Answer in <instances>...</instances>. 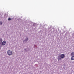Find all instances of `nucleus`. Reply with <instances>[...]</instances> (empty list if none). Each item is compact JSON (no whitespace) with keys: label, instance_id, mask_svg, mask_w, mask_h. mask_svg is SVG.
Returning <instances> with one entry per match:
<instances>
[{"label":"nucleus","instance_id":"f257e3e1","mask_svg":"<svg viewBox=\"0 0 74 74\" xmlns=\"http://www.w3.org/2000/svg\"><path fill=\"white\" fill-rule=\"evenodd\" d=\"M7 53L9 56H11L12 54V51L10 50H8L7 51Z\"/></svg>","mask_w":74,"mask_h":74},{"label":"nucleus","instance_id":"f03ea898","mask_svg":"<svg viewBox=\"0 0 74 74\" xmlns=\"http://www.w3.org/2000/svg\"><path fill=\"white\" fill-rule=\"evenodd\" d=\"M60 57L62 59H64L65 58V55L63 54H61L60 56Z\"/></svg>","mask_w":74,"mask_h":74},{"label":"nucleus","instance_id":"7ed1b4c3","mask_svg":"<svg viewBox=\"0 0 74 74\" xmlns=\"http://www.w3.org/2000/svg\"><path fill=\"white\" fill-rule=\"evenodd\" d=\"M6 44V42H5V41H4L2 42V45H5Z\"/></svg>","mask_w":74,"mask_h":74},{"label":"nucleus","instance_id":"20e7f679","mask_svg":"<svg viewBox=\"0 0 74 74\" xmlns=\"http://www.w3.org/2000/svg\"><path fill=\"white\" fill-rule=\"evenodd\" d=\"M61 59H62V58L60 57V56H58V61L59 60H61Z\"/></svg>","mask_w":74,"mask_h":74},{"label":"nucleus","instance_id":"39448f33","mask_svg":"<svg viewBox=\"0 0 74 74\" xmlns=\"http://www.w3.org/2000/svg\"><path fill=\"white\" fill-rule=\"evenodd\" d=\"M71 56H74V52H73L71 53Z\"/></svg>","mask_w":74,"mask_h":74},{"label":"nucleus","instance_id":"423d86ee","mask_svg":"<svg viewBox=\"0 0 74 74\" xmlns=\"http://www.w3.org/2000/svg\"><path fill=\"white\" fill-rule=\"evenodd\" d=\"M71 59L72 60H74V56H72L71 57Z\"/></svg>","mask_w":74,"mask_h":74},{"label":"nucleus","instance_id":"0eeeda50","mask_svg":"<svg viewBox=\"0 0 74 74\" xmlns=\"http://www.w3.org/2000/svg\"><path fill=\"white\" fill-rule=\"evenodd\" d=\"M2 23H3V22H0V25H2Z\"/></svg>","mask_w":74,"mask_h":74},{"label":"nucleus","instance_id":"6e6552de","mask_svg":"<svg viewBox=\"0 0 74 74\" xmlns=\"http://www.w3.org/2000/svg\"><path fill=\"white\" fill-rule=\"evenodd\" d=\"M11 19L10 18H9L8 19V20H9V21H10V20H11Z\"/></svg>","mask_w":74,"mask_h":74},{"label":"nucleus","instance_id":"1a4fd4ad","mask_svg":"<svg viewBox=\"0 0 74 74\" xmlns=\"http://www.w3.org/2000/svg\"><path fill=\"white\" fill-rule=\"evenodd\" d=\"M27 40H25V41H27V40H28V38H27Z\"/></svg>","mask_w":74,"mask_h":74}]
</instances>
